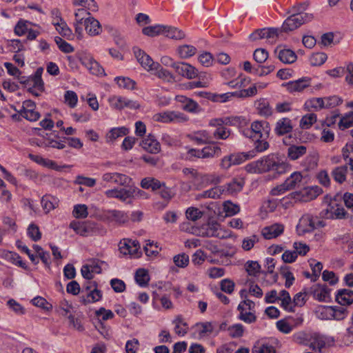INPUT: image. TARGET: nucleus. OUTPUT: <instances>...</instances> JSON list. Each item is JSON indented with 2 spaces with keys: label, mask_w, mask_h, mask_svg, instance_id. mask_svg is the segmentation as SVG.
Returning a JSON list of instances; mask_svg holds the SVG:
<instances>
[{
  "label": "nucleus",
  "mask_w": 353,
  "mask_h": 353,
  "mask_svg": "<svg viewBox=\"0 0 353 353\" xmlns=\"http://www.w3.org/2000/svg\"><path fill=\"white\" fill-rule=\"evenodd\" d=\"M302 175L299 172L292 173L283 183L278 185L271 190L272 195L276 196L284 193L287 190L294 189L299 186L302 181Z\"/></svg>",
  "instance_id": "obj_2"
},
{
  "label": "nucleus",
  "mask_w": 353,
  "mask_h": 353,
  "mask_svg": "<svg viewBox=\"0 0 353 353\" xmlns=\"http://www.w3.org/2000/svg\"><path fill=\"white\" fill-rule=\"evenodd\" d=\"M163 30H165V26L156 25L144 28L142 30V32L146 36L152 37L159 34H163Z\"/></svg>",
  "instance_id": "obj_38"
},
{
  "label": "nucleus",
  "mask_w": 353,
  "mask_h": 353,
  "mask_svg": "<svg viewBox=\"0 0 353 353\" xmlns=\"http://www.w3.org/2000/svg\"><path fill=\"white\" fill-rule=\"evenodd\" d=\"M307 148L305 145H291L288 148V157L292 161L297 160L304 156L307 153Z\"/></svg>",
  "instance_id": "obj_24"
},
{
  "label": "nucleus",
  "mask_w": 353,
  "mask_h": 353,
  "mask_svg": "<svg viewBox=\"0 0 353 353\" xmlns=\"http://www.w3.org/2000/svg\"><path fill=\"white\" fill-rule=\"evenodd\" d=\"M325 223L323 221H318L315 223L310 215H305L302 216L300 223L297 226L298 230L303 232H308L313 230L316 226L324 227Z\"/></svg>",
  "instance_id": "obj_14"
},
{
  "label": "nucleus",
  "mask_w": 353,
  "mask_h": 353,
  "mask_svg": "<svg viewBox=\"0 0 353 353\" xmlns=\"http://www.w3.org/2000/svg\"><path fill=\"white\" fill-rule=\"evenodd\" d=\"M223 190L219 187H214L197 196V198L217 199L222 194Z\"/></svg>",
  "instance_id": "obj_47"
},
{
  "label": "nucleus",
  "mask_w": 353,
  "mask_h": 353,
  "mask_svg": "<svg viewBox=\"0 0 353 353\" xmlns=\"http://www.w3.org/2000/svg\"><path fill=\"white\" fill-rule=\"evenodd\" d=\"M274 52L278 55V58L284 63L290 64L296 60V54L290 49H281L280 47L276 48Z\"/></svg>",
  "instance_id": "obj_23"
},
{
  "label": "nucleus",
  "mask_w": 353,
  "mask_h": 353,
  "mask_svg": "<svg viewBox=\"0 0 353 353\" xmlns=\"http://www.w3.org/2000/svg\"><path fill=\"white\" fill-rule=\"evenodd\" d=\"M284 231V225L281 223H274L262 229L261 234L265 239H272L278 237Z\"/></svg>",
  "instance_id": "obj_19"
},
{
  "label": "nucleus",
  "mask_w": 353,
  "mask_h": 353,
  "mask_svg": "<svg viewBox=\"0 0 353 353\" xmlns=\"http://www.w3.org/2000/svg\"><path fill=\"white\" fill-rule=\"evenodd\" d=\"M154 119L156 121L168 123V122H176L181 123L187 121L186 117L177 112H165L158 113L154 115Z\"/></svg>",
  "instance_id": "obj_11"
},
{
  "label": "nucleus",
  "mask_w": 353,
  "mask_h": 353,
  "mask_svg": "<svg viewBox=\"0 0 353 353\" xmlns=\"http://www.w3.org/2000/svg\"><path fill=\"white\" fill-rule=\"evenodd\" d=\"M223 210L226 216H233L239 212L240 208L230 201H226L223 203Z\"/></svg>",
  "instance_id": "obj_55"
},
{
  "label": "nucleus",
  "mask_w": 353,
  "mask_h": 353,
  "mask_svg": "<svg viewBox=\"0 0 353 353\" xmlns=\"http://www.w3.org/2000/svg\"><path fill=\"white\" fill-rule=\"evenodd\" d=\"M347 166L346 165L335 168L332 172L334 180L341 184L346 180Z\"/></svg>",
  "instance_id": "obj_32"
},
{
  "label": "nucleus",
  "mask_w": 353,
  "mask_h": 353,
  "mask_svg": "<svg viewBox=\"0 0 353 353\" xmlns=\"http://www.w3.org/2000/svg\"><path fill=\"white\" fill-rule=\"evenodd\" d=\"M81 61L92 74L99 75L104 72L103 68L91 57H84L81 59Z\"/></svg>",
  "instance_id": "obj_22"
},
{
  "label": "nucleus",
  "mask_w": 353,
  "mask_h": 353,
  "mask_svg": "<svg viewBox=\"0 0 353 353\" xmlns=\"http://www.w3.org/2000/svg\"><path fill=\"white\" fill-rule=\"evenodd\" d=\"M252 353H276L274 347L267 343L254 345Z\"/></svg>",
  "instance_id": "obj_59"
},
{
  "label": "nucleus",
  "mask_w": 353,
  "mask_h": 353,
  "mask_svg": "<svg viewBox=\"0 0 353 353\" xmlns=\"http://www.w3.org/2000/svg\"><path fill=\"white\" fill-rule=\"evenodd\" d=\"M1 256L12 264L18 265L23 269H27L26 264L21 260V256L18 254L12 252L3 250L1 252Z\"/></svg>",
  "instance_id": "obj_28"
},
{
  "label": "nucleus",
  "mask_w": 353,
  "mask_h": 353,
  "mask_svg": "<svg viewBox=\"0 0 353 353\" xmlns=\"http://www.w3.org/2000/svg\"><path fill=\"white\" fill-rule=\"evenodd\" d=\"M129 130L125 127H121L112 129L107 134L106 139L108 142H113L117 138L123 137L128 134Z\"/></svg>",
  "instance_id": "obj_33"
},
{
  "label": "nucleus",
  "mask_w": 353,
  "mask_h": 353,
  "mask_svg": "<svg viewBox=\"0 0 353 353\" xmlns=\"http://www.w3.org/2000/svg\"><path fill=\"white\" fill-rule=\"evenodd\" d=\"M238 310L240 311L239 319L241 320L248 323H250L256 321V316L253 313L250 312H244L245 310V307H243V304L239 305Z\"/></svg>",
  "instance_id": "obj_44"
},
{
  "label": "nucleus",
  "mask_w": 353,
  "mask_h": 353,
  "mask_svg": "<svg viewBox=\"0 0 353 353\" xmlns=\"http://www.w3.org/2000/svg\"><path fill=\"white\" fill-rule=\"evenodd\" d=\"M310 292L319 301L326 302L330 299V290L325 285H314L311 287Z\"/></svg>",
  "instance_id": "obj_18"
},
{
  "label": "nucleus",
  "mask_w": 353,
  "mask_h": 353,
  "mask_svg": "<svg viewBox=\"0 0 353 353\" xmlns=\"http://www.w3.org/2000/svg\"><path fill=\"white\" fill-rule=\"evenodd\" d=\"M254 59L259 63H264L268 58V52L263 48H258L253 54Z\"/></svg>",
  "instance_id": "obj_64"
},
{
  "label": "nucleus",
  "mask_w": 353,
  "mask_h": 353,
  "mask_svg": "<svg viewBox=\"0 0 353 353\" xmlns=\"http://www.w3.org/2000/svg\"><path fill=\"white\" fill-rule=\"evenodd\" d=\"M293 130V125L292 121L287 117H283L279 119L274 127V132L278 136H283L292 132Z\"/></svg>",
  "instance_id": "obj_20"
},
{
  "label": "nucleus",
  "mask_w": 353,
  "mask_h": 353,
  "mask_svg": "<svg viewBox=\"0 0 353 353\" xmlns=\"http://www.w3.org/2000/svg\"><path fill=\"white\" fill-rule=\"evenodd\" d=\"M278 159L279 157L277 155L271 154L255 161L253 164L254 165V172L262 173L273 170L276 162H278Z\"/></svg>",
  "instance_id": "obj_6"
},
{
  "label": "nucleus",
  "mask_w": 353,
  "mask_h": 353,
  "mask_svg": "<svg viewBox=\"0 0 353 353\" xmlns=\"http://www.w3.org/2000/svg\"><path fill=\"white\" fill-rule=\"evenodd\" d=\"M102 179L105 182L114 183L117 185L125 186L130 183L131 179L128 176L118 172H107L103 174Z\"/></svg>",
  "instance_id": "obj_15"
},
{
  "label": "nucleus",
  "mask_w": 353,
  "mask_h": 353,
  "mask_svg": "<svg viewBox=\"0 0 353 353\" xmlns=\"http://www.w3.org/2000/svg\"><path fill=\"white\" fill-rule=\"evenodd\" d=\"M84 26L86 32L92 36L97 35L101 31L100 23L92 17H88V19L84 21Z\"/></svg>",
  "instance_id": "obj_26"
},
{
  "label": "nucleus",
  "mask_w": 353,
  "mask_h": 353,
  "mask_svg": "<svg viewBox=\"0 0 353 353\" xmlns=\"http://www.w3.org/2000/svg\"><path fill=\"white\" fill-rule=\"evenodd\" d=\"M313 14L311 13H292L283 22L281 31L285 32L293 31L300 27L302 24L311 21L313 19Z\"/></svg>",
  "instance_id": "obj_1"
},
{
  "label": "nucleus",
  "mask_w": 353,
  "mask_h": 353,
  "mask_svg": "<svg viewBox=\"0 0 353 353\" xmlns=\"http://www.w3.org/2000/svg\"><path fill=\"white\" fill-rule=\"evenodd\" d=\"M305 107L307 110H314L315 111H319L323 109V99L322 97H316L309 99L305 102Z\"/></svg>",
  "instance_id": "obj_37"
},
{
  "label": "nucleus",
  "mask_w": 353,
  "mask_h": 353,
  "mask_svg": "<svg viewBox=\"0 0 353 353\" xmlns=\"http://www.w3.org/2000/svg\"><path fill=\"white\" fill-rule=\"evenodd\" d=\"M203 215V212L194 207L188 208L185 212L186 218L192 221H197L201 218Z\"/></svg>",
  "instance_id": "obj_49"
},
{
  "label": "nucleus",
  "mask_w": 353,
  "mask_h": 353,
  "mask_svg": "<svg viewBox=\"0 0 353 353\" xmlns=\"http://www.w3.org/2000/svg\"><path fill=\"white\" fill-rule=\"evenodd\" d=\"M109 102L110 104V106L112 108L117 109V110H121L126 108H139V105L137 103L136 101H133L132 100H130L128 99L119 97V96H113L111 98L109 99Z\"/></svg>",
  "instance_id": "obj_16"
},
{
  "label": "nucleus",
  "mask_w": 353,
  "mask_h": 353,
  "mask_svg": "<svg viewBox=\"0 0 353 353\" xmlns=\"http://www.w3.org/2000/svg\"><path fill=\"white\" fill-rule=\"evenodd\" d=\"M59 203V201L57 197L50 194L44 195L41 199V205L46 213L57 208Z\"/></svg>",
  "instance_id": "obj_30"
},
{
  "label": "nucleus",
  "mask_w": 353,
  "mask_h": 353,
  "mask_svg": "<svg viewBox=\"0 0 353 353\" xmlns=\"http://www.w3.org/2000/svg\"><path fill=\"white\" fill-rule=\"evenodd\" d=\"M196 326L199 328V335L201 336H209L214 328L210 322L198 323Z\"/></svg>",
  "instance_id": "obj_54"
},
{
  "label": "nucleus",
  "mask_w": 353,
  "mask_h": 353,
  "mask_svg": "<svg viewBox=\"0 0 353 353\" xmlns=\"http://www.w3.org/2000/svg\"><path fill=\"white\" fill-rule=\"evenodd\" d=\"M321 214L322 216L328 219H341L345 217L346 211L337 203H330L327 208L321 212Z\"/></svg>",
  "instance_id": "obj_10"
},
{
  "label": "nucleus",
  "mask_w": 353,
  "mask_h": 353,
  "mask_svg": "<svg viewBox=\"0 0 353 353\" xmlns=\"http://www.w3.org/2000/svg\"><path fill=\"white\" fill-rule=\"evenodd\" d=\"M134 53L140 64L148 70H154L160 68L159 63L154 62L152 58L141 49L134 48Z\"/></svg>",
  "instance_id": "obj_8"
},
{
  "label": "nucleus",
  "mask_w": 353,
  "mask_h": 353,
  "mask_svg": "<svg viewBox=\"0 0 353 353\" xmlns=\"http://www.w3.org/2000/svg\"><path fill=\"white\" fill-rule=\"evenodd\" d=\"M243 186L242 180L234 179L226 185V191L231 194L240 192Z\"/></svg>",
  "instance_id": "obj_42"
},
{
  "label": "nucleus",
  "mask_w": 353,
  "mask_h": 353,
  "mask_svg": "<svg viewBox=\"0 0 353 353\" xmlns=\"http://www.w3.org/2000/svg\"><path fill=\"white\" fill-rule=\"evenodd\" d=\"M245 268L250 276H256L260 272L261 265L257 261H248L245 264Z\"/></svg>",
  "instance_id": "obj_52"
},
{
  "label": "nucleus",
  "mask_w": 353,
  "mask_h": 353,
  "mask_svg": "<svg viewBox=\"0 0 353 353\" xmlns=\"http://www.w3.org/2000/svg\"><path fill=\"white\" fill-rule=\"evenodd\" d=\"M163 34L172 39H182L185 37V34L176 28L165 26Z\"/></svg>",
  "instance_id": "obj_35"
},
{
  "label": "nucleus",
  "mask_w": 353,
  "mask_h": 353,
  "mask_svg": "<svg viewBox=\"0 0 353 353\" xmlns=\"http://www.w3.org/2000/svg\"><path fill=\"white\" fill-rule=\"evenodd\" d=\"M252 153L253 152L248 153H237L234 154H231L230 157L233 164L239 165L244 162L245 161L253 157L254 154H252Z\"/></svg>",
  "instance_id": "obj_53"
},
{
  "label": "nucleus",
  "mask_w": 353,
  "mask_h": 353,
  "mask_svg": "<svg viewBox=\"0 0 353 353\" xmlns=\"http://www.w3.org/2000/svg\"><path fill=\"white\" fill-rule=\"evenodd\" d=\"M336 301L341 305H350L353 303V290L342 289L338 291Z\"/></svg>",
  "instance_id": "obj_29"
},
{
  "label": "nucleus",
  "mask_w": 353,
  "mask_h": 353,
  "mask_svg": "<svg viewBox=\"0 0 353 353\" xmlns=\"http://www.w3.org/2000/svg\"><path fill=\"white\" fill-rule=\"evenodd\" d=\"M72 214L77 219H85L88 215V207L84 204L76 205L74 207Z\"/></svg>",
  "instance_id": "obj_50"
},
{
  "label": "nucleus",
  "mask_w": 353,
  "mask_h": 353,
  "mask_svg": "<svg viewBox=\"0 0 353 353\" xmlns=\"http://www.w3.org/2000/svg\"><path fill=\"white\" fill-rule=\"evenodd\" d=\"M30 23L24 21V20H19L14 28V32L18 36H22L27 33L28 30L30 29Z\"/></svg>",
  "instance_id": "obj_51"
},
{
  "label": "nucleus",
  "mask_w": 353,
  "mask_h": 353,
  "mask_svg": "<svg viewBox=\"0 0 353 353\" xmlns=\"http://www.w3.org/2000/svg\"><path fill=\"white\" fill-rule=\"evenodd\" d=\"M192 140L198 143L204 144L211 141V137L206 130H202L195 132Z\"/></svg>",
  "instance_id": "obj_48"
},
{
  "label": "nucleus",
  "mask_w": 353,
  "mask_h": 353,
  "mask_svg": "<svg viewBox=\"0 0 353 353\" xmlns=\"http://www.w3.org/2000/svg\"><path fill=\"white\" fill-rule=\"evenodd\" d=\"M173 261L179 268H185L189 263V256L185 253L179 254L174 256Z\"/></svg>",
  "instance_id": "obj_63"
},
{
  "label": "nucleus",
  "mask_w": 353,
  "mask_h": 353,
  "mask_svg": "<svg viewBox=\"0 0 353 353\" xmlns=\"http://www.w3.org/2000/svg\"><path fill=\"white\" fill-rule=\"evenodd\" d=\"M135 280L141 286H145L150 281V276L145 269H139L135 273Z\"/></svg>",
  "instance_id": "obj_40"
},
{
  "label": "nucleus",
  "mask_w": 353,
  "mask_h": 353,
  "mask_svg": "<svg viewBox=\"0 0 353 353\" xmlns=\"http://www.w3.org/2000/svg\"><path fill=\"white\" fill-rule=\"evenodd\" d=\"M115 81L117 82L119 87L127 89V90H133L135 87V81L130 79L128 77H116Z\"/></svg>",
  "instance_id": "obj_41"
},
{
  "label": "nucleus",
  "mask_w": 353,
  "mask_h": 353,
  "mask_svg": "<svg viewBox=\"0 0 353 353\" xmlns=\"http://www.w3.org/2000/svg\"><path fill=\"white\" fill-rule=\"evenodd\" d=\"M353 127V112H351L342 117L339 123V128L341 130Z\"/></svg>",
  "instance_id": "obj_46"
},
{
  "label": "nucleus",
  "mask_w": 353,
  "mask_h": 353,
  "mask_svg": "<svg viewBox=\"0 0 353 353\" xmlns=\"http://www.w3.org/2000/svg\"><path fill=\"white\" fill-rule=\"evenodd\" d=\"M312 341L310 344V347L313 350H318L319 352H321L323 348L327 346H332L334 342L333 338L318 334H314L312 336Z\"/></svg>",
  "instance_id": "obj_13"
},
{
  "label": "nucleus",
  "mask_w": 353,
  "mask_h": 353,
  "mask_svg": "<svg viewBox=\"0 0 353 353\" xmlns=\"http://www.w3.org/2000/svg\"><path fill=\"white\" fill-rule=\"evenodd\" d=\"M141 185L143 188H151L152 190L154 191L161 189L162 187H164V183H161L157 179L148 177L142 179L141 182Z\"/></svg>",
  "instance_id": "obj_31"
},
{
  "label": "nucleus",
  "mask_w": 353,
  "mask_h": 353,
  "mask_svg": "<svg viewBox=\"0 0 353 353\" xmlns=\"http://www.w3.org/2000/svg\"><path fill=\"white\" fill-rule=\"evenodd\" d=\"M86 294L80 297V301L83 305H88L91 303L99 301L102 297V293L97 288L95 282H92L90 285L85 287Z\"/></svg>",
  "instance_id": "obj_7"
},
{
  "label": "nucleus",
  "mask_w": 353,
  "mask_h": 353,
  "mask_svg": "<svg viewBox=\"0 0 353 353\" xmlns=\"http://www.w3.org/2000/svg\"><path fill=\"white\" fill-rule=\"evenodd\" d=\"M136 188L130 186L129 184L123 188H113L106 190L104 194L108 199H117L123 202L128 199L134 197Z\"/></svg>",
  "instance_id": "obj_3"
},
{
  "label": "nucleus",
  "mask_w": 353,
  "mask_h": 353,
  "mask_svg": "<svg viewBox=\"0 0 353 353\" xmlns=\"http://www.w3.org/2000/svg\"><path fill=\"white\" fill-rule=\"evenodd\" d=\"M324 108L330 109L341 105L343 102L341 98L337 96L323 97Z\"/></svg>",
  "instance_id": "obj_45"
},
{
  "label": "nucleus",
  "mask_w": 353,
  "mask_h": 353,
  "mask_svg": "<svg viewBox=\"0 0 353 353\" xmlns=\"http://www.w3.org/2000/svg\"><path fill=\"white\" fill-rule=\"evenodd\" d=\"M140 145L143 150L152 154H157L161 150L160 143L151 134H149L146 138L143 139Z\"/></svg>",
  "instance_id": "obj_21"
},
{
  "label": "nucleus",
  "mask_w": 353,
  "mask_h": 353,
  "mask_svg": "<svg viewBox=\"0 0 353 353\" xmlns=\"http://www.w3.org/2000/svg\"><path fill=\"white\" fill-rule=\"evenodd\" d=\"M175 72L188 79H192L198 77L199 71L193 65L186 62H177L175 65Z\"/></svg>",
  "instance_id": "obj_12"
},
{
  "label": "nucleus",
  "mask_w": 353,
  "mask_h": 353,
  "mask_svg": "<svg viewBox=\"0 0 353 353\" xmlns=\"http://www.w3.org/2000/svg\"><path fill=\"white\" fill-rule=\"evenodd\" d=\"M270 127L267 121H254L250 130L245 134L250 138L267 139L270 135Z\"/></svg>",
  "instance_id": "obj_4"
},
{
  "label": "nucleus",
  "mask_w": 353,
  "mask_h": 353,
  "mask_svg": "<svg viewBox=\"0 0 353 353\" xmlns=\"http://www.w3.org/2000/svg\"><path fill=\"white\" fill-rule=\"evenodd\" d=\"M316 121V115L314 113L303 116L300 121V126L303 129H308Z\"/></svg>",
  "instance_id": "obj_56"
},
{
  "label": "nucleus",
  "mask_w": 353,
  "mask_h": 353,
  "mask_svg": "<svg viewBox=\"0 0 353 353\" xmlns=\"http://www.w3.org/2000/svg\"><path fill=\"white\" fill-rule=\"evenodd\" d=\"M259 236L255 234L246 237L242 241V248L245 251H249L254 247L256 243L259 242Z\"/></svg>",
  "instance_id": "obj_57"
},
{
  "label": "nucleus",
  "mask_w": 353,
  "mask_h": 353,
  "mask_svg": "<svg viewBox=\"0 0 353 353\" xmlns=\"http://www.w3.org/2000/svg\"><path fill=\"white\" fill-rule=\"evenodd\" d=\"M54 41L58 46L59 50L62 52L65 53H70L74 51V48L61 37H55Z\"/></svg>",
  "instance_id": "obj_58"
},
{
  "label": "nucleus",
  "mask_w": 353,
  "mask_h": 353,
  "mask_svg": "<svg viewBox=\"0 0 353 353\" xmlns=\"http://www.w3.org/2000/svg\"><path fill=\"white\" fill-rule=\"evenodd\" d=\"M326 59V54L323 52H316L311 56L310 61L312 65H321L325 62Z\"/></svg>",
  "instance_id": "obj_61"
},
{
  "label": "nucleus",
  "mask_w": 353,
  "mask_h": 353,
  "mask_svg": "<svg viewBox=\"0 0 353 353\" xmlns=\"http://www.w3.org/2000/svg\"><path fill=\"white\" fill-rule=\"evenodd\" d=\"M196 52V49L193 46L183 45L177 48V54L181 59H188L194 55Z\"/></svg>",
  "instance_id": "obj_36"
},
{
  "label": "nucleus",
  "mask_w": 353,
  "mask_h": 353,
  "mask_svg": "<svg viewBox=\"0 0 353 353\" xmlns=\"http://www.w3.org/2000/svg\"><path fill=\"white\" fill-rule=\"evenodd\" d=\"M107 218L119 224H123L128 221V216L126 213L121 210H110L106 212Z\"/></svg>",
  "instance_id": "obj_27"
},
{
  "label": "nucleus",
  "mask_w": 353,
  "mask_h": 353,
  "mask_svg": "<svg viewBox=\"0 0 353 353\" xmlns=\"http://www.w3.org/2000/svg\"><path fill=\"white\" fill-rule=\"evenodd\" d=\"M43 68L37 69L33 76L28 77L26 81H21V83L28 85L30 88H37L39 91L44 90V83L41 79Z\"/></svg>",
  "instance_id": "obj_17"
},
{
  "label": "nucleus",
  "mask_w": 353,
  "mask_h": 353,
  "mask_svg": "<svg viewBox=\"0 0 353 353\" xmlns=\"http://www.w3.org/2000/svg\"><path fill=\"white\" fill-rule=\"evenodd\" d=\"M310 79L303 78L296 81H290L286 84L287 90L290 92H301L310 86Z\"/></svg>",
  "instance_id": "obj_25"
},
{
  "label": "nucleus",
  "mask_w": 353,
  "mask_h": 353,
  "mask_svg": "<svg viewBox=\"0 0 353 353\" xmlns=\"http://www.w3.org/2000/svg\"><path fill=\"white\" fill-rule=\"evenodd\" d=\"M65 103H67L70 108H74L77 103L78 97L74 91H66L64 94Z\"/></svg>",
  "instance_id": "obj_62"
},
{
  "label": "nucleus",
  "mask_w": 353,
  "mask_h": 353,
  "mask_svg": "<svg viewBox=\"0 0 353 353\" xmlns=\"http://www.w3.org/2000/svg\"><path fill=\"white\" fill-rule=\"evenodd\" d=\"M70 228L81 236H87L90 231V229L85 223L77 221H72L70 224Z\"/></svg>",
  "instance_id": "obj_34"
},
{
  "label": "nucleus",
  "mask_w": 353,
  "mask_h": 353,
  "mask_svg": "<svg viewBox=\"0 0 353 353\" xmlns=\"http://www.w3.org/2000/svg\"><path fill=\"white\" fill-rule=\"evenodd\" d=\"M203 159L219 156L221 152V148L216 145H208L203 148Z\"/></svg>",
  "instance_id": "obj_43"
},
{
  "label": "nucleus",
  "mask_w": 353,
  "mask_h": 353,
  "mask_svg": "<svg viewBox=\"0 0 353 353\" xmlns=\"http://www.w3.org/2000/svg\"><path fill=\"white\" fill-rule=\"evenodd\" d=\"M279 300L281 301V305L285 310L288 311H293L292 307L291 306L292 300L290 296V294L288 291L283 290L280 292L279 296Z\"/></svg>",
  "instance_id": "obj_39"
},
{
  "label": "nucleus",
  "mask_w": 353,
  "mask_h": 353,
  "mask_svg": "<svg viewBox=\"0 0 353 353\" xmlns=\"http://www.w3.org/2000/svg\"><path fill=\"white\" fill-rule=\"evenodd\" d=\"M156 72V75L159 78L163 79V81H168V82H174V77L173 74L170 72L168 70L163 68L161 65L160 68H158Z\"/></svg>",
  "instance_id": "obj_60"
},
{
  "label": "nucleus",
  "mask_w": 353,
  "mask_h": 353,
  "mask_svg": "<svg viewBox=\"0 0 353 353\" xmlns=\"http://www.w3.org/2000/svg\"><path fill=\"white\" fill-rule=\"evenodd\" d=\"M281 32H282L281 29L275 28L258 29L250 35V39L257 41L266 39L270 43H273L276 41Z\"/></svg>",
  "instance_id": "obj_5"
},
{
  "label": "nucleus",
  "mask_w": 353,
  "mask_h": 353,
  "mask_svg": "<svg viewBox=\"0 0 353 353\" xmlns=\"http://www.w3.org/2000/svg\"><path fill=\"white\" fill-rule=\"evenodd\" d=\"M119 247L120 253L123 255L129 254L132 256H139L138 252L140 249V245L138 241L124 239L120 241Z\"/></svg>",
  "instance_id": "obj_9"
}]
</instances>
